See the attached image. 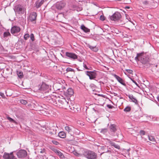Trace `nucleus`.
<instances>
[{
    "instance_id": "f257e3e1",
    "label": "nucleus",
    "mask_w": 159,
    "mask_h": 159,
    "mask_svg": "<svg viewBox=\"0 0 159 159\" xmlns=\"http://www.w3.org/2000/svg\"><path fill=\"white\" fill-rule=\"evenodd\" d=\"M84 156L88 159H97V155L93 151L87 150L84 151Z\"/></svg>"
},
{
    "instance_id": "f03ea898",
    "label": "nucleus",
    "mask_w": 159,
    "mask_h": 159,
    "mask_svg": "<svg viewBox=\"0 0 159 159\" xmlns=\"http://www.w3.org/2000/svg\"><path fill=\"white\" fill-rule=\"evenodd\" d=\"M26 9L23 6L21 5H18L16 6L15 8V11L20 14H24L25 12Z\"/></svg>"
},
{
    "instance_id": "7ed1b4c3",
    "label": "nucleus",
    "mask_w": 159,
    "mask_h": 159,
    "mask_svg": "<svg viewBox=\"0 0 159 159\" xmlns=\"http://www.w3.org/2000/svg\"><path fill=\"white\" fill-rule=\"evenodd\" d=\"M38 87L39 90L40 91H48L50 89L49 86L44 83H43L41 85H39Z\"/></svg>"
},
{
    "instance_id": "20e7f679",
    "label": "nucleus",
    "mask_w": 159,
    "mask_h": 159,
    "mask_svg": "<svg viewBox=\"0 0 159 159\" xmlns=\"http://www.w3.org/2000/svg\"><path fill=\"white\" fill-rule=\"evenodd\" d=\"M121 17L120 14L118 12H116L112 16H110V19L112 20L116 21L119 20Z\"/></svg>"
},
{
    "instance_id": "39448f33",
    "label": "nucleus",
    "mask_w": 159,
    "mask_h": 159,
    "mask_svg": "<svg viewBox=\"0 0 159 159\" xmlns=\"http://www.w3.org/2000/svg\"><path fill=\"white\" fill-rule=\"evenodd\" d=\"M16 155L19 158H22L25 157L27 155L26 151L24 150H21L17 152Z\"/></svg>"
},
{
    "instance_id": "423d86ee",
    "label": "nucleus",
    "mask_w": 159,
    "mask_h": 159,
    "mask_svg": "<svg viewBox=\"0 0 159 159\" xmlns=\"http://www.w3.org/2000/svg\"><path fill=\"white\" fill-rule=\"evenodd\" d=\"M86 75L89 76L90 80L93 79L96 77V73L95 71H86Z\"/></svg>"
},
{
    "instance_id": "0eeeda50",
    "label": "nucleus",
    "mask_w": 159,
    "mask_h": 159,
    "mask_svg": "<svg viewBox=\"0 0 159 159\" xmlns=\"http://www.w3.org/2000/svg\"><path fill=\"white\" fill-rule=\"evenodd\" d=\"M37 15L36 12H33L30 15L29 20V21H33L36 20Z\"/></svg>"
},
{
    "instance_id": "6e6552de",
    "label": "nucleus",
    "mask_w": 159,
    "mask_h": 159,
    "mask_svg": "<svg viewBox=\"0 0 159 159\" xmlns=\"http://www.w3.org/2000/svg\"><path fill=\"white\" fill-rule=\"evenodd\" d=\"M20 30V28L17 26H14L11 29V33L12 34H16L19 32Z\"/></svg>"
},
{
    "instance_id": "1a4fd4ad",
    "label": "nucleus",
    "mask_w": 159,
    "mask_h": 159,
    "mask_svg": "<svg viewBox=\"0 0 159 159\" xmlns=\"http://www.w3.org/2000/svg\"><path fill=\"white\" fill-rule=\"evenodd\" d=\"M65 5L66 3L64 2H58L56 4V7L57 9L61 10L64 8Z\"/></svg>"
},
{
    "instance_id": "9d476101",
    "label": "nucleus",
    "mask_w": 159,
    "mask_h": 159,
    "mask_svg": "<svg viewBox=\"0 0 159 159\" xmlns=\"http://www.w3.org/2000/svg\"><path fill=\"white\" fill-rule=\"evenodd\" d=\"M13 155V152L10 153L5 152L3 155V158L4 159H11Z\"/></svg>"
},
{
    "instance_id": "9b49d317",
    "label": "nucleus",
    "mask_w": 159,
    "mask_h": 159,
    "mask_svg": "<svg viewBox=\"0 0 159 159\" xmlns=\"http://www.w3.org/2000/svg\"><path fill=\"white\" fill-rule=\"evenodd\" d=\"M66 55L68 57L73 59H75L77 58V55L75 53L66 52Z\"/></svg>"
},
{
    "instance_id": "f8f14e48",
    "label": "nucleus",
    "mask_w": 159,
    "mask_h": 159,
    "mask_svg": "<svg viewBox=\"0 0 159 159\" xmlns=\"http://www.w3.org/2000/svg\"><path fill=\"white\" fill-rule=\"evenodd\" d=\"M140 59L141 62L144 64L146 63L148 61V58L144 56H143L142 55L140 57Z\"/></svg>"
},
{
    "instance_id": "ddd939ff",
    "label": "nucleus",
    "mask_w": 159,
    "mask_h": 159,
    "mask_svg": "<svg viewBox=\"0 0 159 159\" xmlns=\"http://www.w3.org/2000/svg\"><path fill=\"white\" fill-rule=\"evenodd\" d=\"M114 76L120 83L124 86H125L126 85L124 81L121 78L116 75H115Z\"/></svg>"
},
{
    "instance_id": "4468645a",
    "label": "nucleus",
    "mask_w": 159,
    "mask_h": 159,
    "mask_svg": "<svg viewBox=\"0 0 159 159\" xmlns=\"http://www.w3.org/2000/svg\"><path fill=\"white\" fill-rule=\"evenodd\" d=\"M48 132L50 135H54L56 133V130L55 129L54 127H52L51 128Z\"/></svg>"
},
{
    "instance_id": "2eb2a0df",
    "label": "nucleus",
    "mask_w": 159,
    "mask_h": 159,
    "mask_svg": "<svg viewBox=\"0 0 159 159\" xmlns=\"http://www.w3.org/2000/svg\"><path fill=\"white\" fill-rule=\"evenodd\" d=\"M54 152L56 153L61 158H63L64 157V156L63 154L59 150L57 149H54L53 150Z\"/></svg>"
},
{
    "instance_id": "dca6fc26",
    "label": "nucleus",
    "mask_w": 159,
    "mask_h": 159,
    "mask_svg": "<svg viewBox=\"0 0 159 159\" xmlns=\"http://www.w3.org/2000/svg\"><path fill=\"white\" fill-rule=\"evenodd\" d=\"M66 93L69 96L73 95L74 92L72 89L71 88H69L66 91Z\"/></svg>"
},
{
    "instance_id": "f3484780",
    "label": "nucleus",
    "mask_w": 159,
    "mask_h": 159,
    "mask_svg": "<svg viewBox=\"0 0 159 159\" xmlns=\"http://www.w3.org/2000/svg\"><path fill=\"white\" fill-rule=\"evenodd\" d=\"M80 28L85 32L87 33L90 32V29L85 27L84 25H82L81 26Z\"/></svg>"
},
{
    "instance_id": "a211bd4d",
    "label": "nucleus",
    "mask_w": 159,
    "mask_h": 159,
    "mask_svg": "<svg viewBox=\"0 0 159 159\" xmlns=\"http://www.w3.org/2000/svg\"><path fill=\"white\" fill-rule=\"evenodd\" d=\"M110 129L111 131L115 132L116 130L115 125H111L109 126Z\"/></svg>"
},
{
    "instance_id": "6ab92c4d",
    "label": "nucleus",
    "mask_w": 159,
    "mask_h": 159,
    "mask_svg": "<svg viewBox=\"0 0 159 159\" xmlns=\"http://www.w3.org/2000/svg\"><path fill=\"white\" fill-rule=\"evenodd\" d=\"M66 130L67 131L68 133H70L72 132V127L69 126H66L65 128Z\"/></svg>"
},
{
    "instance_id": "aec40b11",
    "label": "nucleus",
    "mask_w": 159,
    "mask_h": 159,
    "mask_svg": "<svg viewBox=\"0 0 159 159\" xmlns=\"http://www.w3.org/2000/svg\"><path fill=\"white\" fill-rule=\"evenodd\" d=\"M7 118L9 121V122L11 123H14L15 124H17V122L15 120H14L12 119V118L10 117L9 116H7Z\"/></svg>"
},
{
    "instance_id": "412c9836",
    "label": "nucleus",
    "mask_w": 159,
    "mask_h": 159,
    "mask_svg": "<svg viewBox=\"0 0 159 159\" xmlns=\"http://www.w3.org/2000/svg\"><path fill=\"white\" fill-rule=\"evenodd\" d=\"M59 136L62 138H64L66 137V134L63 132H60L58 134Z\"/></svg>"
},
{
    "instance_id": "4be33fe9",
    "label": "nucleus",
    "mask_w": 159,
    "mask_h": 159,
    "mask_svg": "<svg viewBox=\"0 0 159 159\" xmlns=\"http://www.w3.org/2000/svg\"><path fill=\"white\" fill-rule=\"evenodd\" d=\"M43 1L42 0L40 2H37L36 3V7L37 8H38L39 7L42 5L43 3Z\"/></svg>"
},
{
    "instance_id": "5701e85b",
    "label": "nucleus",
    "mask_w": 159,
    "mask_h": 159,
    "mask_svg": "<svg viewBox=\"0 0 159 159\" xmlns=\"http://www.w3.org/2000/svg\"><path fill=\"white\" fill-rule=\"evenodd\" d=\"M143 54V52L137 54V56L135 57V59L136 60H140V57Z\"/></svg>"
},
{
    "instance_id": "b1692460",
    "label": "nucleus",
    "mask_w": 159,
    "mask_h": 159,
    "mask_svg": "<svg viewBox=\"0 0 159 159\" xmlns=\"http://www.w3.org/2000/svg\"><path fill=\"white\" fill-rule=\"evenodd\" d=\"M89 47L90 48V49H91L93 51L95 52H97L98 50V48H97L95 46V47H93L92 46H90Z\"/></svg>"
},
{
    "instance_id": "393cba45",
    "label": "nucleus",
    "mask_w": 159,
    "mask_h": 159,
    "mask_svg": "<svg viewBox=\"0 0 159 159\" xmlns=\"http://www.w3.org/2000/svg\"><path fill=\"white\" fill-rule=\"evenodd\" d=\"M66 71L67 72H70V71L72 72L73 74H75V71H74V70L73 69H72L70 68H69V67L67 68L66 69Z\"/></svg>"
},
{
    "instance_id": "a878e982",
    "label": "nucleus",
    "mask_w": 159,
    "mask_h": 159,
    "mask_svg": "<svg viewBox=\"0 0 159 159\" xmlns=\"http://www.w3.org/2000/svg\"><path fill=\"white\" fill-rule=\"evenodd\" d=\"M111 144L112 146H114L116 148L118 149H119L120 148V146L119 145L115 144V143H111Z\"/></svg>"
},
{
    "instance_id": "bb28decb",
    "label": "nucleus",
    "mask_w": 159,
    "mask_h": 159,
    "mask_svg": "<svg viewBox=\"0 0 159 159\" xmlns=\"http://www.w3.org/2000/svg\"><path fill=\"white\" fill-rule=\"evenodd\" d=\"M149 139L152 142H155V139L154 138V137L152 136H148Z\"/></svg>"
},
{
    "instance_id": "cd10ccee",
    "label": "nucleus",
    "mask_w": 159,
    "mask_h": 159,
    "mask_svg": "<svg viewBox=\"0 0 159 159\" xmlns=\"http://www.w3.org/2000/svg\"><path fill=\"white\" fill-rule=\"evenodd\" d=\"M10 35L11 34L9 32H5L3 34V35L4 37H7L8 36H10Z\"/></svg>"
},
{
    "instance_id": "c85d7f7f",
    "label": "nucleus",
    "mask_w": 159,
    "mask_h": 159,
    "mask_svg": "<svg viewBox=\"0 0 159 159\" xmlns=\"http://www.w3.org/2000/svg\"><path fill=\"white\" fill-rule=\"evenodd\" d=\"M131 109L130 107H127L124 109V111H125L128 112Z\"/></svg>"
},
{
    "instance_id": "c756f323",
    "label": "nucleus",
    "mask_w": 159,
    "mask_h": 159,
    "mask_svg": "<svg viewBox=\"0 0 159 159\" xmlns=\"http://www.w3.org/2000/svg\"><path fill=\"white\" fill-rule=\"evenodd\" d=\"M20 102L22 104L24 105L26 104L27 103V102L26 101L23 99L21 100H20Z\"/></svg>"
},
{
    "instance_id": "7c9ffc66",
    "label": "nucleus",
    "mask_w": 159,
    "mask_h": 159,
    "mask_svg": "<svg viewBox=\"0 0 159 159\" xmlns=\"http://www.w3.org/2000/svg\"><path fill=\"white\" fill-rule=\"evenodd\" d=\"M29 37V34H26L24 35V38L25 40H27Z\"/></svg>"
},
{
    "instance_id": "2f4dec72",
    "label": "nucleus",
    "mask_w": 159,
    "mask_h": 159,
    "mask_svg": "<svg viewBox=\"0 0 159 159\" xmlns=\"http://www.w3.org/2000/svg\"><path fill=\"white\" fill-rule=\"evenodd\" d=\"M17 75H18V76L20 78H22V77L23 75L22 72H20L17 73Z\"/></svg>"
},
{
    "instance_id": "473e14b6",
    "label": "nucleus",
    "mask_w": 159,
    "mask_h": 159,
    "mask_svg": "<svg viewBox=\"0 0 159 159\" xmlns=\"http://www.w3.org/2000/svg\"><path fill=\"white\" fill-rule=\"evenodd\" d=\"M100 132L101 133H104L107 132V129L106 128L102 129H101Z\"/></svg>"
},
{
    "instance_id": "72a5a7b5",
    "label": "nucleus",
    "mask_w": 159,
    "mask_h": 159,
    "mask_svg": "<svg viewBox=\"0 0 159 159\" xmlns=\"http://www.w3.org/2000/svg\"><path fill=\"white\" fill-rule=\"evenodd\" d=\"M86 62L85 61L84 62V63H83V67L86 69L88 70V69H89V68H88V67L86 66Z\"/></svg>"
},
{
    "instance_id": "f704fd0d",
    "label": "nucleus",
    "mask_w": 159,
    "mask_h": 159,
    "mask_svg": "<svg viewBox=\"0 0 159 159\" xmlns=\"http://www.w3.org/2000/svg\"><path fill=\"white\" fill-rule=\"evenodd\" d=\"M129 78L132 81V82L136 84V85L137 86L139 87L138 84L134 80H133L131 78Z\"/></svg>"
},
{
    "instance_id": "c9c22d12",
    "label": "nucleus",
    "mask_w": 159,
    "mask_h": 159,
    "mask_svg": "<svg viewBox=\"0 0 159 159\" xmlns=\"http://www.w3.org/2000/svg\"><path fill=\"white\" fill-rule=\"evenodd\" d=\"M126 70L130 74H133V71L132 70H131L127 69V70Z\"/></svg>"
},
{
    "instance_id": "e433bc0d",
    "label": "nucleus",
    "mask_w": 159,
    "mask_h": 159,
    "mask_svg": "<svg viewBox=\"0 0 159 159\" xmlns=\"http://www.w3.org/2000/svg\"><path fill=\"white\" fill-rule=\"evenodd\" d=\"M100 19L101 20L103 21L105 20V17L101 15L100 17Z\"/></svg>"
},
{
    "instance_id": "4c0bfd02",
    "label": "nucleus",
    "mask_w": 159,
    "mask_h": 159,
    "mask_svg": "<svg viewBox=\"0 0 159 159\" xmlns=\"http://www.w3.org/2000/svg\"><path fill=\"white\" fill-rule=\"evenodd\" d=\"M30 38L32 41L34 40V35L33 34H32L30 35Z\"/></svg>"
},
{
    "instance_id": "58836bf2",
    "label": "nucleus",
    "mask_w": 159,
    "mask_h": 159,
    "mask_svg": "<svg viewBox=\"0 0 159 159\" xmlns=\"http://www.w3.org/2000/svg\"><path fill=\"white\" fill-rule=\"evenodd\" d=\"M53 143L56 145H57L59 144V143L55 141H52Z\"/></svg>"
},
{
    "instance_id": "ea45409f",
    "label": "nucleus",
    "mask_w": 159,
    "mask_h": 159,
    "mask_svg": "<svg viewBox=\"0 0 159 159\" xmlns=\"http://www.w3.org/2000/svg\"><path fill=\"white\" fill-rule=\"evenodd\" d=\"M140 133L142 135H144L145 134V132L143 130H141L140 131Z\"/></svg>"
},
{
    "instance_id": "a19ab883",
    "label": "nucleus",
    "mask_w": 159,
    "mask_h": 159,
    "mask_svg": "<svg viewBox=\"0 0 159 159\" xmlns=\"http://www.w3.org/2000/svg\"><path fill=\"white\" fill-rule=\"evenodd\" d=\"M0 95L2 98H4L5 97V96L4 93L2 92H0Z\"/></svg>"
},
{
    "instance_id": "79ce46f5",
    "label": "nucleus",
    "mask_w": 159,
    "mask_h": 159,
    "mask_svg": "<svg viewBox=\"0 0 159 159\" xmlns=\"http://www.w3.org/2000/svg\"><path fill=\"white\" fill-rule=\"evenodd\" d=\"M107 106L109 108H112V106L110 105H108Z\"/></svg>"
},
{
    "instance_id": "37998d69",
    "label": "nucleus",
    "mask_w": 159,
    "mask_h": 159,
    "mask_svg": "<svg viewBox=\"0 0 159 159\" xmlns=\"http://www.w3.org/2000/svg\"><path fill=\"white\" fill-rule=\"evenodd\" d=\"M143 3L145 4H147L148 3V2L147 1H145L143 2Z\"/></svg>"
},
{
    "instance_id": "c03bdc74",
    "label": "nucleus",
    "mask_w": 159,
    "mask_h": 159,
    "mask_svg": "<svg viewBox=\"0 0 159 159\" xmlns=\"http://www.w3.org/2000/svg\"><path fill=\"white\" fill-rule=\"evenodd\" d=\"M74 154L76 156H78L79 155V154L78 153L75 152L74 153Z\"/></svg>"
},
{
    "instance_id": "a18cd8bd",
    "label": "nucleus",
    "mask_w": 159,
    "mask_h": 159,
    "mask_svg": "<svg viewBox=\"0 0 159 159\" xmlns=\"http://www.w3.org/2000/svg\"><path fill=\"white\" fill-rule=\"evenodd\" d=\"M11 159H17L16 157L14 155H13V157H12V158Z\"/></svg>"
},
{
    "instance_id": "49530a36",
    "label": "nucleus",
    "mask_w": 159,
    "mask_h": 159,
    "mask_svg": "<svg viewBox=\"0 0 159 159\" xmlns=\"http://www.w3.org/2000/svg\"><path fill=\"white\" fill-rule=\"evenodd\" d=\"M125 16H126V18H127V19H128V17H129L128 15H125Z\"/></svg>"
},
{
    "instance_id": "de8ad7c7",
    "label": "nucleus",
    "mask_w": 159,
    "mask_h": 159,
    "mask_svg": "<svg viewBox=\"0 0 159 159\" xmlns=\"http://www.w3.org/2000/svg\"><path fill=\"white\" fill-rule=\"evenodd\" d=\"M133 98V99L134 100V102H137V100L135 98Z\"/></svg>"
},
{
    "instance_id": "09e8293b",
    "label": "nucleus",
    "mask_w": 159,
    "mask_h": 159,
    "mask_svg": "<svg viewBox=\"0 0 159 159\" xmlns=\"http://www.w3.org/2000/svg\"><path fill=\"white\" fill-rule=\"evenodd\" d=\"M125 8H127V9H129V7H125Z\"/></svg>"
},
{
    "instance_id": "8fccbe9b",
    "label": "nucleus",
    "mask_w": 159,
    "mask_h": 159,
    "mask_svg": "<svg viewBox=\"0 0 159 159\" xmlns=\"http://www.w3.org/2000/svg\"><path fill=\"white\" fill-rule=\"evenodd\" d=\"M157 98L158 101H159V97Z\"/></svg>"
},
{
    "instance_id": "3c124183",
    "label": "nucleus",
    "mask_w": 159,
    "mask_h": 159,
    "mask_svg": "<svg viewBox=\"0 0 159 159\" xmlns=\"http://www.w3.org/2000/svg\"><path fill=\"white\" fill-rule=\"evenodd\" d=\"M40 152H41V153H42V152H43L42 151H41Z\"/></svg>"
}]
</instances>
